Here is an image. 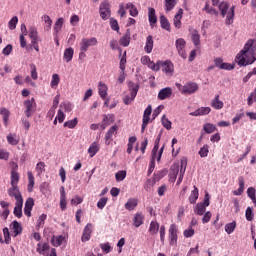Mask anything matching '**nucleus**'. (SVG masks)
I'll use <instances>...</instances> for the list:
<instances>
[{
	"label": "nucleus",
	"instance_id": "nucleus-58",
	"mask_svg": "<svg viewBox=\"0 0 256 256\" xmlns=\"http://www.w3.org/2000/svg\"><path fill=\"white\" fill-rule=\"evenodd\" d=\"M183 235L186 239H189V237H193V235H195V229L189 226L188 229L184 230Z\"/></svg>",
	"mask_w": 256,
	"mask_h": 256
},
{
	"label": "nucleus",
	"instance_id": "nucleus-17",
	"mask_svg": "<svg viewBox=\"0 0 256 256\" xmlns=\"http://www.w3.org/2000/svg\"><path fill=\"white\" fill-rule=\"evenodd\" d=\"M238 183H239V188L233 191V195H236V196L243 195V192L245 191V178H243V176H240L238 178Z\"/></svg>",
	"mask_w": 256,
	"mask_h": 256
},
{
	"label": "nucleus",
	"instance_id": "nucleus-27",
	"mask_svg": "<svg viewBox=\"0 0 256 256\" xmlns=\"http://www.w3.org/2000/svg\"><path fill=\"white\" fill-rule=\"evenodd\" d=\"M197 199H199V189L197 186H194V190H192L190 196H189V202L191 205H195L197 203Z\"/></svg>",
	"mask_w": 256,
	"mask_h": 256
},
{
	"label": "nucleus",
	"instance_id": "nucleus-31",
	"mask_svg": "<svg viewBox=\"0 0 256 256\" xmlns=\"http://www.w3.org/2000/svg\"><path fill=\"white\" fill-rule=\"evenodd\" d=\"M88 153L90 157H95V155L99 153V144L97 142H93L88 148Z\"/></svg>",
	"mask_w": 256,
	"mask_h": 256
},
{
	"label": "nucleus",
	"instance_id": "nucleus-55",
	"mask_svg": "<svg viewBox=\"0 0 256 256\" xmlns=\"http://www.w3.org/2000/svg\"><path fill=\"white\" fill-rule=\"evenodd\" d=\"M255 193H256L255 188L249 187V188L247 189V195H248V197L251 199V201H252L253 203H256V196H255Z\"/></svg>",
	"mask_w": 256,
	"mask_h": 256
},
{
	"label": "nucleus",
	"instance_id": "nucleus-26",
	"mask_svg": "<svg viewBox=\"0 0 256 256\" xmlns=\"http://www.w3.org/2000/svg\"><path fill=\"white\" fill-rule=\"evenodd\" d=\"M145 221V216L141 213H136L133 218V223L135 227H141L143 225V222Z\"/></svg>",
	"mask_w": 256,
	"mask_h": 256
},
{
	"label": "nucleus",
	"instance_id": "nucleus-22",
	"mask_svg": "<svg viewBox=\"0 0 256 256\" xmlns=\"http://www.w3.org/2000/svg\"><path fill=\"white\" fill-rule=\"evenodd\" d=\"M12 231L13 237H17V235H21V233H23V227H21V224H19L17 220L12 222Z\"/></svg>",
	"mask_w": 256,
	"mask_h": 256
},
{
	"label": "nucleus",
	"instance_id": "nucleus-19",
	"mask_svg": "<svg viewBox=\"0 0 256 256\" xmlns=\"http://www.w3.org/2000/svg\"><path fill=\"white\" fill-rule=\"evenodd\" d=\"M148 21L151 27H154V25L157 23V15L155 14V8L148 9Z\"/></svg>",
	"mask_w": 256,
	"mask_h": 256
},
{
	"label": "nucleus",
	"instance_id": "nucleus-28",
	"mask_svg": "<svg viewBox=\"0 0 256 256\" xmlns=\"http://www.w3.org/2000/svg\"><path fill=\"white\" fill-rule=\"evenodd\" d=\"M164 73H173V63L171 61L160 62Z\"/></svg>",
	"mask_w": 256,
	"mask_h": 256
},
{
	"label": "nucleus",
	"instance_id": "nucleus-53",
	"mask_svg": "<svg viewBox=\"0 0 256 256\" xmlns=\"http://www.w3.org/2000/svg\"><path fill=\"white\" fill-rule=\"evenodd\" d=\"M175 5H177V2H175V0H165V7L167 12L173 11Z\"/></svg>",
	"mask_w": 256,
	"mask_h": 256
},
{
	"label": "nucleus",
	"instance_id": "nucleus-16",
	"mask_svg": "<svg viewBox=\"0 0 256 256\" xmlns=\"http://www.w3.org/2000/svg\"><path fill=\"white\" fill-rule=\"evenodd\" d=\"M210 105L213 109H216V111H219V110L223 109V107H225V104L223 103V101H221L219 99V94H217L214 97V99L211 101Z\"/></svg>",
	"mask_w": 256,
	"mask_h": 256
},
{
	"label": "nucleus",
	"instance_id": "nucleus-3",
	"mask_svg": "<svg viewBox=\"0 0 256 256\" xmlns=\"http://www.w3.org/2000/svg\"><path fill=\"white\" fill-rule=\"evenodd\" d=\"M176 87L182 95H193V93L199 91V85L195 82H188L184 86L180 83H176Z\"/></svg>",
	"mask_w": 256,
	"mask_h": 256
},
{
	"label": "nucleus",
	"instance_id": "nucleus-25",
	"mask_svg": "<svg viewBox=\"0 0 256 256\" xmlns=\"http://www.w3.org/2000/svg\"><path fill=\"white\" fill-rule=\"evenodd\" d=\"M191 39H192V42L194 43L195 47H199V45H201V35H199V31L192 30L191 31Z\"/></svg>",
	"mask_w": 256,
	"mask_h": 256
},
{
	"label": "nucleus",
	"instance_id": "nucleus-54",
	"mask_svg": "<svg viewBox=\"0 0 256 256\" xmlns=\"http://www.w3.org/2000/svg\"><path fill=\"white\" fill-rule=\"evenodd\" d=\"M162 125L165 129H167V131H171L172 123L165 115L162 116Z\"/></svg>",
	"mask_w": 256,
	"mask_h": 256
},
{
	"label": "nucleus",
	"instance_id": "nucleus-32",
	"mask_svg": "<svg viewBox=\"0 0 256 256\" xmlns=\"http://www.w3.org/2000/svg\"><path fill=\"white\" fill-rule=\"evenodd\" d=\"M153 36L149 35L147 38H146V44H145V47H144V51L146 53H151V51H153Z\"/></svg>",
	"mask_w": 256,
	"mask_h": 256
},
{
	"label": "nucleus",
	"instance_id": "nucleus-59",
	"mask_svg": "<svg viewBox=\"0 0 256 256\" xmlns=\"http://www.w3.org/2000/svg\"><path fill=\"white\" fill-rule=\"evenodd\" d=\"M3 234L6 245H9V243H11V235L9 234V228H4Z\"/></svg>",
	"mask_w": 256,
	"mask_h": 256
},
{
	"label": "nucleus",
	"instance_id": "nucleus-47",
	"mask_svg": "<svg viewBox=\"0 0 256 256\" xmlns=\"http://www.w3.org/2000/svg\"><path fill=\"white\" fill-rule=\"evenodd\" d=\"M63 23H65V20L63 18H58L57 21L54 24V32L59 33L61 29L63 28Z\"/></svg>",
	"mask_w": 256,
	"mask_h": 256
},
{
	"label": "nucleus",
	"instance_id": "nucleus-23",
	"mask_svg": "<svg viewBox=\"0 0 256 256\" xmlns=\"http://www.w3.org/2000/svg\"><path fill=\"white\" fill-rule=\"evenodd\" d=\"M138 203L139 201L136 198H130L128 199L124 207L127 211H133L135 210V207H137Z\"/></svg>",
	"mask_w": 256,
	"mask_h": 256
},
{
	"label": "nucleus",
	"instance_id": "nucleus-4",
	"mask_svg": "<svg viewBox=\"0 0 256 256\" xmlns=\"http://www.w3.org/2000/svg\"><path fill=\"white\" fill-rule=\"evenodd\" d=\"M179 226L177 224H171L168 229V241L171 247H177V241L179 239Z\"/></svg>",
	"mask_w": 256,
	"mask_h": 256
},
{
	"label": "nucleus",
	"instance_id": "nucleus-46",
	"mask_svg": "<svg viewBox=\"0 0 256 256\" xmlns=\"http://www.w3.org/2000/svg\"><path fill=\"white\" fill-rule=\"evenodd\" d=\"M236 227H237V222L233 221L225 225V231L228 235H231V233L235 231Z\"/></svg>",
	"mask_w": 256,
	"mask_h": 256
},
{
	"label": "nucleus",
	"instance_id": "nucleus-34",
	"mask_svg": "<svg viewBox=\"0 0 256 256\" xmlns=\"http://www.w3.org/2000/svg\"><path fill=\"white\" fill-rule=\"evenodd\" d=\"M28 191L31 193L33 191V187H35V176H33V172L28 171Z\"/></svg>",
	"mask_w": 256,
	"mask_h": 256
},
{
	"label": "nucleus",
	"instance_id": "nucleus-2",
	"mask_svg": "<svg viewBox=\"0 0 256 256\" xmlns=\"http://www.w3.org/2000/svg\"><path fill=\"white\" fill-rule=\"evenodd\" d=\"M128 91L129 94L123 98L124 105H131L133 101H135V97H137V93H139V84H135L134 82H128Z\"/></svg>",
	"mask_w": 256,
	"mask_h": 256
},
{
	"label": "nucleus",
	"instance_id": "nucleus-20",
	"mask_svg": "<svg viewBox=\"0 0 256 256\" xmlns=\"http://www.w3.org/2000/svg\"><path fill=\"white\" fill-rule=\"evenodd\" d=\"M129 43H131V31L128 29L120 39V45H122V47H129Z\"/></svg>",
	"mask_w": 256,
	"mask_h": 256
},
{
	"label": "nucleus",
	"instance_id": "nucleus-11",
	"mask_svg": "<svg viewBox=\"0 0 256 256\" xmlns=\"http://www.w3.org/2000/svg\"><path fill=\"white\" fill-rule=\"evenodd\" d=\"M91 233H93V224L88 223L83 230V234L81 237L82 243H87V241L91 239Z\"/></svg>",
	"mask_w": 256,
	"mask_h": 256
},
{
	"label": "nucleus",
	"instance_id": "nucleus-61",
	"mask_svg": "<svg viewBox=\"0 0 256 256\" xmlns=\"http://www.w3.org/2000/svg\"><path fill=\"white\" fill-rule=\"evenodd\" d=\"M38 175H41L45 171V162H38L35 168Z\"/></svg>",
	"mask_w": 256,
	"mask_h": 256
},
{
	"label": "nucleus",
	"instance_id": "nucleus-56",
	"mask_svg": "<svg viewBox=\"0 0 256 256\" xmlns=\"http://www.w3.org/2000/svg\"><path fill=\"white\" fill-rule=\"evenodd\" d=\"M198 154L200 157H207L209 155V145L205 144L202 148H200Z\"/></svg>",
	"mask_w": 256,
	"mask_h": 256
},
{
	"label": "nucleus",
	"instance_id": "nucleus-45",
	"mask_svg": "<svg viewBox=\"0 0 256 256\" xmlns=\"http://www.w3.org/2000/svg\"><path fill=\"white\" fill-rule=\"evenodd\" d=\"M29 37H30L31 41L39 40V34H38L37 28L35 26H32L29 28Z\"/></svg>",
	"mask_w": 256,
	"mask_h": 256
},
{
	"label": "nucleus",
	"instance_id": "nucleus-30",
	"mask_svg": "<svg viewBox=\"0 0 256 256\" xmlns=\"http://www.w3.org/2000/svg\"><path fill=\"white\" fill-rule=\"evenodd\" d=\"M148 231L150 235H157L159 233V222L151 221Z\"/></svg>",
	"mask_w": 256,
	"mask_h": 256
},
{
	"label": "nucleus",
	"instance_id": "nucleus-13",
	"mask_svg": "<svg viewBox=\"0 0 256 256\" xmlns=\"http://www.w3.org/2000/svg\"><path fill=\"white\" fill-rule=\"evenodd\" d=\"M165 150V145H163L159 152H158V155H156L155 157H153V154H152V159H151V162H150V167H149V170H148V173H153L154 169H155V159H157V161H161V157L163 155V151Z\"/></svg>",
	"mask_w": 256,
	"mask_h": 256
},
{
	"label": "nucleus",
	"instance_id": "nucleus-15",
	"mask_svg": "<svg viewBox=\"0 0 256 256\" xmlns=\"http://www.w3.org/2000/svg\"><path fill=\"white\" fill-rule=\"evenodd\" d=\"M117 131H119V126L114 125V126L110 127V129L108 130V132L106 133V136H105V141H106L107 145H109V143H111V141H113V135H115V133H117Z\"/></svg>",
	"mask_w": 256,
	"mask_h": 256
},
{
	"label": "nucleus",
	"instance_id": "nucleus-37",
	"mask_svg": "<svg viewBox=\"0 0 256 256\" xmlns=\"http://www.w3.org/2000/svg\"><path fill=\"white\" fill-rule=\"evenodd\" d=\"M115 122V115L113 114H104L103 115V120L102 123L106 126L109 127V125H111V123Z\"/></svg>",
	"mask_w": 256,
	"mask_h": 256
},
{
	"label": "nucleus",
	"instance_id": "nucleus-14",
	"mask_svg": "<svg viewBox=\"0 0 256 256\" xmlns=\"http://www.w3.org/2000/svg\"><path fill=\"white\" fill-rule=\"evenodd\" d=\"M210 113H211L210 107H201V108H198L196 111L191 112L190 115L191 117H199L203 115H209Z\"/></svg>",
	"mask_w": 256,
	"mask_h": 256
},
{
	"label": "nucleus",
	"instance_id": "nucleus-9",
	"mask_svg": "<svg viewBox=\"0 0 256 256\" xmlns=\"http://www.w3.org/2000/svg\"><path fill=\"white\" fill-rule=\"evenodd\" d=\"M24 106H25V115L26 117H31V115H33V113H35V107H36V103H35V99L32 98L31 100H26L24 102Z\"/></svg>",
	"mask_w": 256,
	"mask_h": 256
},
{
	"label": "nucleus",
	"instance_id": "nucleus-43",
	"mask_svg": "<svg viewBox=\"0 0 256 256\" xmlns=\"http://www.w3.org/2000/svg\"><path fill=\"white\" fill-rule=\"evenodd\" d=\"M10 179H11V187H15V186L19 185L20 177L17 172L11 171Z\"/></svg>",
	"mask_w": 256,
	"mask_h": 256
},
{
	"label": "nucleus",
	"instance_id": "nucleus-36",
	"mask_svg": "<svg viewBox=\"0 0 256 256\" xmlns=\"http://www.w3.org/2000/svg\"><path fill=\"white\" fill-rule=\"evenodd\" d=\"M0 115L3 117L4 125L7 127V123L9 121V116L11 115V112L5 107L0 108Z\"/></svg>",
	"mask_w": 256,
	"mask_h": 256
},
{
	"label": "nucleus",
	"instance_id": "nucleus-5",
	"mask_svg": "<svg viewBox=\"0 0 256 256\" xmlns=\"http://www.w3.org/2000/svg\"><path fill=\"white\" fill-rule=\"evenodd\" d=\"M99 13L103 21H107V19L111 17V4H109V1L104 0L101 2L99 7Z\"/></svg>",
	"mask_w": 256,
	"mask_h": 256
},
{
	"label": "nucleus",
	"instance_id": "nucleus-21",
	"mask_svg": "<svg viewBox=\"0 0 256 256\" xmlns=\"http://www.w3.org/2000/svg\"><path fill=\"white\" fill-rule=\"evenodd\" d=\"M108 87L105 83L100 82L98 85V93L99 96L101 97V99H107V91H108Z\"/></svg>",
	"mask_w": 256,
	"mask_h": 256
},
{
	"label": "nucleus",
	"instance_id": "nucleus-41",
	"mask_svg": "<svg viewBox=\"0 0 256 256\" xmlns=\"http://www.w3.org/2000/svg\"><path fill=\"white\" fill-rule=\"evenodd\" d=\"M6 139L9 145H19V137L16 134H8Z\"/></svg>",
	"mask_w": 256,
	"mask_h": 256
},
{
	"label": "nucleus",
	"instance_id": "nucleus-57",
	"mask_svg": "<svg viewBox=\"0 0 256 256\" xmlns=\"http://www.w3.org/2000/svg\"><path fill=\"white\" fill-rule=\"evenodd\" d=\"M204 11H206V13H209V15H219V12L217 10H215V8L210 7L209 3H206L205 7H204Z\"/></svg>",
	"mask_w": 256,
	"mask_h": 256
},
{
	"label": "nucleus",
	"instance_id": "nucleus-50",
	"mask_svg": "<svg viewBox=\"0 0 256 256\" xmlns=\"http://www.w3.org/2000/svg\"><path fill=\"white\" fill-rule=\"evenodd\" d=\"M17 23H19V18L17 16H14L9 22L8 27L11 31L17 29Z\"/></svg>",
	"mask_w": 256,
	"mask_h": 256
},
{
	"label": "nucleus",
	"instance_id": "nucleus-42",
	"mask_svg": "<svg viewBox=\"0 0 256 256\" xmlns=\"http://www.w3.org/2000/svg\"><path fill=\"white\" fill-rule=\"evenodd\" d=\"M161 142V133L157 136L155 143H154V147L152 149V155L153 157H157V155H159V143Z\"/></svg>",
	"mask_w": 256,
	"mask_h": 256
},
{
	"label": "nucleus",
	"instance_id": "nucleus-63",
	"mask_svg": "<svg viewBox=\"0 0 256 256\" xmlns=\"http://www.w3.org/2000/svg\"><path fill=\"white\" fill-rule=\"evenodd\" d=\"M204 131H205V133H214L215 126L211 123L205 124L204 125Z\"/></svg>",
	"mask_w": 256,
	"mask_h": 256
},
{
	"label": "nucleus",
	"instance_id": "nucleus-52",
	"mask_svg": "<svg viewBox=\"0 0 256 256\" xmlns=\"http://www.w3.org/2000/svg\"><path fill=\"white\" fill-rule=\"evenodd\" d=\"M245 217H246V220L253 221V219L255 218V214L253 213L252 207H247L245 211Z\"/></svg>",
	"mask_w": 256,
	"mask_h": 256
},
{
	"label": "nucleus",
	"instance_id": "nucleus-7",
	"mask_svg": "<svg viewBox=\"0 0 256 256\" xmlns=\"http://www.w3.org/2000/svg\"><path fill=\"white\" fill-rule=\"evenodd\" d=\"M151 113H153V108L151 107V105H148L147 108L144 110L141 133H145V129H147V125H149V121H151Z\"/></svg>",
	"mask_w": 256,
	"mask_h": 256
},
{
	"label": "nucleus",
	"instance_id": "nucleus-18",
	"mask_svg": "<svg viewBox=\"0 0 256 256\" xmlns=\"http://www.w3.org/2000/svg\"><path fill=\"white\" fill-rule=\"evenodd\" d=\"M14 215L18 219H21V217H23V200L15 202Z\"/></svg>",
	"mask_w": 256,
	"mask_h": 256
},
{
	"label": "nucleus",
	"instance_id": "nucleus-10",
	"mask_svg": "<svg viewBox=\"0 0 256 256\" xmlns=\"http://www.w3.org/2000/svg\"><path fill=\"white\" fill-rule=\"evenodd\" d=\"M9 197H14L16 202L23 201V196L21 195V191H19V186H11L8 189Z\"/></svg>",
	"mask_w": 256,
	"mask_h": 256
},
{
	"label": "nucleus",
	"instance_id": "nucleus-38",
	"mask_svg": "<svg viewBox=\"0 0 256 256\" xmlns=\"http://www.w3.org/2000/svg\"><path fill=\"white\" fill-rule=\"evenodd\" d=\"M205 211H207V206L201 203H198L194 208V213L199 216L205 215Z\"/></svg>",
	"mask_w": 256,
	"mask_h": 256
},
{
	"label": "nucleus",
	"instance_id": "nucleus-48",
	"mask_svg": "<svg viewBox=\"0 0 256 256\" xmlns=\"http://www.w3.org/2000/svg\"><path fill=\"white\" fill-rule=\"evenodd\" d=\"M60 81H61V78H59V74H53L50 87H52V89H55V87H58Z\"/></svg>",
	"mask_w": 256,
	"mask_h": 256
},
{
	"label": "nucleus",
	"instance_id": "nucleus-49",
	"mask_svg": "<svg viewBox=\"0 0 256 256\" xmlns=\"http://www.w3.org/2000/svg\"><path fill=\"white\" fill-rule=\"evenodd\" d=\"M125 177H127V171L125 170H120L115 174V179L118 183L125 180Z\"/></svg>",
	"mask_w": 256,
	"mask_h": 256
},
{
	"label": "nucleus",
	"instance_id": "nucleus-1",
	"mask_svg": "<svg viewBox=\"0 0 256 256\" xmlns=\"http://www.w3.org/2000/svg\"><path fill=\"white\" fill-rule=\"evenodd\" d=\"M219 11L222 17L226 16V25H233V20L235 19V6L229 9V3L223 1L219 4Z\"/></svg>",
	"mask_w": 256,
	"mask_h": 256
},
{
	"label": "nucleus",
	"instance_id": "nucleus-40",
	"mask_svg": "<svg viewBox=\"0 0 256 256\" xmlns=\"http://www.w3.org/2000/svg\"><path fill=\"white\" fill-rule=\"evenodd\" d=\"M160 25L162 29H165L166 31H171V24H169V20H167V17L164 15L160 16Z\"/></svg>",
	"mask_w": 256,
	"mask_h": 256
},
{
	"label": "nucleus",
	"instance_id": "nucleus-6",
	"mask_svg": "<svg viewBox=\"0 0 256 256\" xmlns=\"http://www.w3.org/2000/svg\"><path fill=\"white\" fill-rule=\"evenodd\" d=\"M98 41L97 38L91 37V38H82L79 45H80V51H89V47H95L97 45Z\"/></svg>",
	"mask_w": 256,
	"mask_h": 256
},
{
	"label": "nucleus",
	"instance_id": "nucleus-64",
	"mask_svg": "<svg viewBox=\"0 0 256 256\" xmlns=\"http://www.w3.org/2000/svg\"><path fill=\"white\" fill-rule=\"evenodd\" d=\"M107 201H108V199L105 197L100 198L99 201L97 202L98 209H103L105 207V205H107Z\"/></svg>",
	"mask_w": 256,
	"mask_h": 256
},
{
	"label": "nucleus",
	"instance_id": "nucleus-33",
	"mask_svg": "<svg viewBox=\"0 0 256 256\" xmlns=\"http://www.w3.org/2000/svg\"><path fill=\"white\" fill-rule=\"evenodd\" d=\"M126 9H129V14L131 15V17H137V15H139V10H137V6H135L131 2L126 4Z\"/></svg>",
	"mask_w": 256,
	"mask_h": 256
},
{
	"label": "nucleus",
	"instance_id": "nucleus-62",
	"mask_svg": "<svg viewBox=\"0 0 256 256\" xmlns=\"http://www.w3.org/2000/svg\"><path fill=\"white\" fill-rule=\"evenodd\" d=\"M159 233H160V241L162 245H165V233H166L165 225L160 226Z\"/></svg>",
	"mask_w": 256,
	"mask_h": 256
},
{
	"label": "nucleus",
	"instance_id": "nucleus-51",
	"mask_svg": "<svg viewBox=\"0 0 256 256\" xmlns=\"http://www.w3.org/2000/svg\"><path fill=\"white\" fill-rule=\"evenodd\" d=\"M77 123H79V121L77 120V118H74L72 120H68L64 123V127H68V129H75V127H77Z\"/></svg>",
	"mask_w": 256,
	"mask_h": 256
},
{
	"label": "nucleus",
	"instance_id": "nucleus-8",
	"mask_svg": "<svg viewBox=\"0 0 256 256\" xmlns=\"http://www.w3.org/2000/svg\"><path fill=\"white\" fill-rule=\"evenodd\" d=\"M176 49L178 51V54L182 59H187V52L185 51V47L187 45V42L183 38H179L175 42Z\"/></svg>",
	"mask_w": 256,
	"mask_h": 256
},
{
	"label": "nucleus",
	"instance_id": "nucleus-60",
	"mask_svg": "<svg viewBox=\"0 0 256 256\" xmlns=\"http://www.w3.org/2000/svg\"><path fill=\"white\" fill-rule=\"evenodd\" d=\"M34 205H35V200H33V198L30 197L26 200L24 209L33 210Z\"/></svg>",
	"mask_w": 256,
	"mask_h": 256
},
{
	"label": "nucleus",
	"instance_id": "nucleus-39",
	"mask_svg": "<svg viewBox=\"0 0 256 256\" xmlns=\"http://www.w3.org/2000/svg\"><path fill=\"white\" fill-rule=\"evenodd\" d=\"M36 251L40 255H45V251H49V243H38Z\"/></svg>",
	"mask_w": 256,
	"mask_h": 256
},
{
	"label": "nucleus",
	"instance_id": "nucleus-35",
	"mask_svg": "<svg viewBox=\"0 0 256 256\" xmlns=\"http://www.w3.org/2000/svg\"><path fill=\"white\" fill-rule=\"evenodd\" d=\"M75 54V50H73V48H67L64 51V59L66 61V63H70V61L73 60V55Z\"/></svg>",
	"mask_w": 256,
	"mask_h": 256
},
{
	"label": "nucleus",
	"instance_id": "nucleus-24",
	"mask_svg": "<svg viewBox=\"0 0 256 256\" xmlns=\"http://www.w3.org/2000/svg\"><path fill=\"white\" fill-rule=\"evenodd\" d=\"M181 19H183V9L180 8L174 16V26L176 29H181Z\"/></svg>",
	"mask_w": 256,
	"mask_h": 256
},
{
	"label": "nucleus",
	"instance_id": "nucleus-44",
	"mask_svg": "<svg viewBox=\"0 0 256 256\" xmlns=\"http://www.w3.org/2000/svg\"><path fill=\"white\" fill-rule=\"evenodd\" d=\"M42 19L44 20V23H46L44 27L45 31H51V27L53 25V20H51V17H49V15H43Z\"/></svg>",
	"mask_w": 256,
	"mask_h": 256
},
{
	"label": "nucleus",
	"instance_id": "nucleus-12",
	"mask_svg": "<svg viewBox=\"0 0 256 256\" xmlns=\"http://www.w3.org/2000/svg\"><path fill=\"white\" fill-rule=\"evenodd\" d=\"M171 95H173V89H171V87H166L159 91L158 99L160 101H165V99H170Z\"/></svg>",
	"mask_w": 256,
	"mask_h": 256
},
{
	"label": "nucleus",
	"instance_id": "nucleus-29",
	"mask_svg": "<svg viewBox=\"0 0 256 256\" xmlns=\"http://www.w3.org/2000/svg\"><path fill=\"white\" fill-rule=\"evenodd\" d=\"M63 241H65V237L63 235L53 236L51 239L53 247H61V245H63Z\"/></svg>",
	"mask_w": 256,
	"mask_h": 256
}]
</instances>
